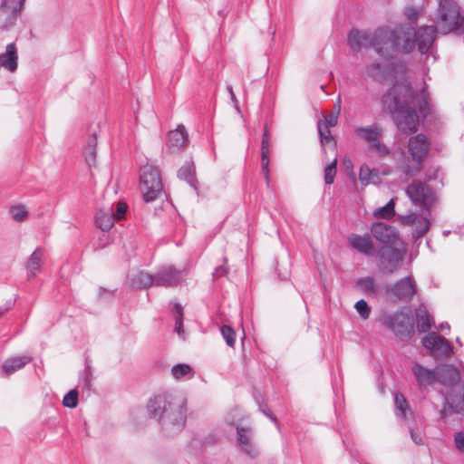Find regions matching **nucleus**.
Segmentation results:
<instances>
[{"mask_svg": "<svg viewBox=\"0 0 464 464\" xmlns=\"http://www.w3.org/2000/svg\"><path fill=\"white\" fill-rule=\"evenodd\" d=\"M432 26H422L415 31L410 24H399L394 28L380 27L374 33L352 30L348 34V44L354 50L372 46L375 52L384 58L383 63H372L367 66L369 76L382 80L388 72L387 61L397 51L411 53L416 46L421 53H426L434 39Z\"/></svg>", "mask_w": 464, "mask_h": 464, "instance_id": "obj_1", "label": "nucleus"}, {"mask_svg": "<svg viewBox=\"0 0 464 464\" xmlns=\"http://www.w3.org/2000/svg\"><path fill=\"white\" fill-rule=\"evenodd\" d=\"M382 106L392 115L398 129L404 133L416 132L419 125L417 111L425 116L428 102L414 95L407 81L394 84L382 97Z\"/></svg>", "mask_w": 464, "mask_h": 464, "instance_id": "obj_2", "label": "nucleus"}, {"mask_svg": "<svg viewBox=\"0 0 464 464\" xmlns=\"http://www.w3.org/2000/svg\"><path fill=\"white\" fill-rule=\"evenodd\" d=\"M186 399L179 393L156 395L148 403L150 418L156 419L168 435L180 431L186 422Z\"/></svg>", "mask_w": 464, "mask_h": 464, "instance_id": "obj_3", "label": "nucleus"}, {"mask_svg": "<svg viewBox=\"0 0 464 464\" xmlns=\"http://www.w3.org/2000/svg\"><path fill=\"white\" fill-rule=\"evenodd\" d=\"M460 20L459 7L454 0H440L435 20L436 27L431 25L435 30L434 38H436L437 29L441 34H448L458 27Z\"/></svg>", "mask_w": 464, "mask_h": 464, "instance_id": "obj_4", "label": "nucleus"}, {"mask_svg": "<svg viewBox=\"0 0 464 464\" xmlns=\"http://www.w3.org/2000/svg\"><path fill=\"white\" fill-rule=\"evenodd\" d=\"M140 191L146 202L153 201L162 192L163 185L160 170L151 165H145L140 169Z\"/></svg>", "mask_w": 464, "mask_h": 464, "instance_id": "obj_5", "label": "nucleus"}, {"mask_svg": "<svg viewBox=\"0 0 464 464\" xmlns=\"http://www.w3.org/2000/svg\"><path fill=\"white\" fill-rule=\"evenodd\" d=\"M422 345L436 360H442L453 354V346L446 338L436 332H430L422 338Z\"/></svg>", "mask_w": 464, "mask_h": 464, "instance_id": "obj_6", "label": "nucleus"}, {"mask_svg": "<svg viewBox=\"0 0 464 464\" xmlns=\"http://www.w3.org/2000/svg\"><path fill=\"white\" fill-rule=\"evenodd\" d=\"M378 266L384 274H393L403 262L404 253L394 246H382L377 254Z\"/></svg>", "mask_w": 464, "mask_h": 464, "instance_id": "obj_7", "label": "nucleus"}, {"mask_svg": "<svg viewBox=\"0 0 464 464\" xmlns=\"http://www.w3.org/2000/svg\"><path fill=\"white\" fill-rule=\"evenodd\" d=\"M384 324L401 340L411 338L414 333L413 323L411 316L403 312H398L385 317Z\"/></svg>", "mask_w": 464, "mask_h": 464, "instance_id": "obj_8", "label": "nucleus"}, {"mask_svg": "<svg viewBox=\"0 0 464 464\" xmlns=\"http://www.w3.org/2000/svg\"><path fill=\"white\" fill-rule=\"evenodd\" d=\"M186 276V269H177L173 266H162L154 275V285L175 287L181 284Z\"/></svg>", "mask_w": 464, "mask_h": 464, "instance_id": "obj_9", "label": "nucleus"}, {"mask_svg": "<svg viewBox=\"0 0 464 464\" xmlns=\"http://www.w3.org/2000/svg\"><path fill=\"white\" fill-rule=\"evenodd\" d=\"M406 194L414 205L422 208H429L434 202L432 190L421 181H413L409 185Z\"/></svg>", "mask_w": 464, "mask_h": 464, "instance_id": "obj_10", "label": "nucleus"}, {"mask_svg": "<svg viewBox=\"0 0 464 464\" xmlns=\"http://www.w3.org/2000/svg\"><path fill=\"white\" fill-rule=\"evenodd\" d=\"M372 237L384 246H392L400 240L397 229L384 222L373 223L371 227Z\"/></svg>", "mask_w": 464, "mask_h": 464, "instance_id": "obj_11", "label": "nucleus"}, {"mask_svg": "<svg viewBox=\"0 0 464 464\" xmlns=\"http://www.w3.org/2000/svg\"><path fill=\"white\" fill-rule=\"evenodd\" d=\"M408 148L412 160L420 165L429 153L430 142L426 136L418 134L410 139Z\"/></svg>", "mask_w": 464, "mask_h": 464, "instance_id": "obj_12", "label": "nucleus"}, {"mask_svg": "<svg viewBox=\"0 0 464 464\" xmlns=\"http://www.w3.org/2000/svg\"><path fill=\"white\" fill-rule=\"evenodd\" d=\"M24 5H19L14 0H4L0 6V28L13 25L20 15Z\"/></svg>", "mask_w": 464, "mask_h": 464, "instance_id": "obj_13", "label": "nucleus"}, {"mask_svg": "<svg viewBox=\"0 0 464 464\" xmlns=\"http://www.w3.org/2000/svg\"><path fill=\"white\" fill-rule=\"evenodd\" d=\"M392 294L402 301H411L416 293V285L411 276H407L394 284L391 289Z\"/></svg>", "mask_w": 464, "mask_h": 464, "instance_id": "obj_14", "label": "nucleus"}, {"mask_svg": "<svg viewBox=\"0 0 464 464\" xmlns=\"http://www.w3.org/2000/svg\"><path fill=\"white\" fill-rule=\"evenodd\" d=\"M398 220L401 224L411 227L414 226L416 222H419L420 227L416 230L415 239L423 237L430 229L429 219L418 213L410 212L407 215H400Z\"/></svg>", "mask_w": 464, "mask_h": 464, "instance_id": "obj_15", "label": "nucleus"}, {"mask_svg": "<svg viewBox=\"0 0 464 464\" xmlns=\"http://www.w3.org/2000/svg\"><path fill=\"white\" fill-rule=\"evenodd\" d=\"M348 242L353 249L366 256H372L374 255V245L368 234H352L348 237Z\"/></svg>", "mask_w": 464, "mask_h": 464, "instance_id": "obj_16", "label": "nucleus"}, {"mask_svg": "<svg viewBox=\"0 0 464 464\" xmlns=\"http://www.w3.org/2000/svg\"><path fill=\"white\" fill-rule=\"evenodd\" d=\"M411 371L421 389L431 385L438 379L437 369L432 371L417 362L413 363Z\"/></svg>", "mask_w": 464, "mask_h": 464, "instance_id": "obj_17", "label": "nucleus"}, {"mask_svg": "<svg viewBox=\"0 0 464 464\" xmlns=\"http://www.w3.org/2000/svg\"><path fill=\"white\" fill-rule=\"evenodd\" d=\"M338 117L339 115L333 111L324 121H320L318 122L317 129L323 146H325L334 141L330 131V127H334L337 124Z\"/></svg>", "mask_w": 464, "mask_h": 464, "instance_id": "obj_18", "label": "nucleus"}, {"mask_svg": "<svg viewBox=\"0 0 464 464\" xmlns=\"http://www.w3.org/2000/svg\"><path fill=\"white\" fill-rule=\"evenodd\" d=\"M188 141V138L185 127L179 125L176 130L169 133L167 147L170 152H176L184 148Z\"/></svg>", "mask_w": 464, "mask_h": 464, "instance_id": "obj_19", "label": "nucleus"}, {"mask_svg": "<svg viewBox=\"0 0 464 464\" xmlns=\"http://www.w3.org/2000/svg\"><path fill=\"white\" fill-rule=\"evenodd\" d=\"M438 380L447 385H453L459 382L460 372L457 368L450 364H443L437 367Z\"/></svg>", "mask_w": 464, "mask_h": 464, "instance_id": "obj_20", "label": "nucleus"}, {"mask_svg": "<svg viewBox=\"0 0 464 464\" xmlns=\"http://www.w3.org/2000/svg\"><path fill=\"white\" fill-rule=\"evenodd\" d=\"M17 60L16 46L14 43H11L6 46L5 52L0 54V65L9 72H14L17 69Z\"/></svg>", "mask_w": 464, "mask_h": 464, "instance_id": "obj_21", "label": "nucleus"}, {"mask_svg": "<svg viewBox=\"0 0 464 464\" xmlns=\"http://www.w3.org/2000/svg\"><path fill=\"white\" fill-rule=\"evenodd\" d=\"M354 132L358 137L367 141L369 145H372L382 137V129L378 124H372L367 127H357L354 129Z\"/></svg>", "mask_w": 464, "mask_h": 464, "instance_id": "obj_22", "label": "nucleus"}, {"mask_svg": "<svg viewBox=\"0 0 464 464\" xmlns=\"http://www.w3.org/2000/svg\"><path fill=\"white\" fill-rule=\"evenodd\" d=\"M115 220L116 219L113 217L111 206L103 208L96 213L95 224L102 231L110 230L112 227Z\"/></svg>", "mask_w": 464, "mask_h": 464, "instance_id": "obj_23", "label": "nucleus"}, {"mask_svg": "<svg viewBox=\"0 0 464 464\" xmlns=\"http://www.w3.org/2000/svg\"><path fill=\"white\" fill-rule=\"evenodd\" d=\"M32 361L30 356H16L7 359L3 366L2 370L6 375H11L16 371L22 369L24 365Z\"/></svg>", "mask_w": 464, "mask_h": 464, "instance_id": "obj_24", "label": "nucleus"}, {"mask_svg": "<svg viewBox=\"0 0 464 464\" xmlns=\"http://www.w3.org/2000/svg\"><path fill=\"white\" fill-rule=\"evenodd\" d=\"M129 279L134 288H147L154 285V276L143 271L130 274Z\"/></svg>", "mask_w": 464, "mask_h": 464, "instance_id": "obj_25", "label": "nucleus"}, {"mask_svg": "<svg viewBox=\"0 0 464 464\" xmlns=\"http://www.w3.org/2000/svg\"><path fill=\"white\" fill-rule=\"evenodd\" d=\"M358 289L370 296H375L379 294L380 288L377 285L375 279L372 276L361 277L355 283Z\"/></svg>", "mask_w": 464, "mask_h": 464, "instance_id": "obj_26", "label": "nucleus"}, {"mask_svg": "<svg viewBox=\"0 0 464 464\" xmlns=\"http://www.w3.org/2000/svg\"><path fill=\"white\" fill-rule=\"evenodd\" d=\"M237 440L242 450L248 455L254 454V447L251 444V430L249 429L237 427Z\"/></svg>", "mask_w": 464, "mask_h": 464, "instance_id": "obj_27", "label": "nucleus"}, {"mask_svg": "<svg viewBox=\"0 0 464 464\" xmlns=\"http://www.w3.org/2000/svg\"><path fill=\"white\" fill-rule=\"evenodd\" d=\"M42 257H43V250L41 247H37L30 256L28 261H27V270L30 276L34 277L37 274V272L41 269V264H42Z\"/></svg>", "mask_w": 464, "mask_h": 464, "instance_id": "obj_28", "label": "nucleus"}, {"mask_svg": "<svg viewBox=\"0 0 464 464\" xmlns=\"http://www.w3.org/2000/svg\"><path fill=\"white\" fill-rule=\"evenodd\" d=\"M96 146L97 139L95 136L89 138L87 144L84 147L83 154L85 160L89 166H93L96 161Z\"/></svg>", "mask_w": 464, "mask_h": 464, "instance_id": "obj_29", "label": "nucleus"}, {"mask_svg": "<svg viewBox=\"0 0 464 464\" xmlns=\"http://www.w3.org/2000/svg\"><path fill=\"white\" fill-rule=\"evenodd\" d=\"M171 374L176 380L190 379L194 372L192 368L186 363H179L172 367Z\"/></svg>", "mask_w": 464, "mask_h": 464, "instance_id": "obj_30", "label": "nucleus"}, {"mask_svg": "<svg viewBox=\"0 0 464 464\" xmlns=\"http://www.w3.org/2000/svg\"><path fill=\"white\" fill-rule=\"evenodd\" d=\"M417 327L420 333H426L431 328L432 320L425 310H420L417 313Z\"/></svg>", "mask_w": 464, "mask_h": 464, "instance_id": "obj_31", "label": "nucleus"}, {"mask_svg": "<svg viewBox=\"0 0 464 464\" xmlns=\"http://www.w3.org/2000/svg\"><path fill=\"white\" fill-rule=\"evenodd\" d=\"M173 313L175 319V332L179 334V336L185 338V334L183 330V308L179 304H174L173 305Z\"/></svg>", "mask_w": 464, "mask_h": 464, "instance_id": "obj_32", "label": "nucleus"}, {"mask_svg": "<svg viewBox=\"0 0 464 464\" xmlns=\"http://www.w3.org/2000/svg\"><path fill=\"white\" fill-rule=\"evenodd\" d=\"M395 201L392 198L385 206L374 210L373 216L377 218H392L395 215Z\"/></svg>", "mask_w": 464, "mask_h": 464, "instance_id": "obj_33", "label": "nucleus"}, {"mask_svg": "<svg viewBox=\"0 0 464 464\" xmlns=\"http://www.w3.org/2000/svg\"><path fill=\"white\" fill-rule=\"evenodd\" d=\"M377 179V172L375 169H371L367 166H362L359 171V179L364 186L374 183Z\"/></svg>", "mask_w": 464, "mask_h": 464, "instance_id": "obj_34", "label": "nucleus"}, {"mask_svg": "<svg viewBox=\"0 0 464 464\" xmlns=\"http://www.w3.org/2000/svg\"><path fill=\"white\" fill-rule=\"evenodd\" d=\"M12 218L17 222H23L28 218V211L24 205L18 204L10 208Z\"/></svg>", "mask_w": 464, "mask_h": 464, "instance_id": "obj_35", "label": "nucleus"}, {"mask_svg": "<svg viewBox=\"0 0 464 464\" xmlns=\"http://www.w3.org/2000/svg\"><path fill=\"white\" fill-rule=\"evenodd\" d=\"M337 158L335 157L331 163L324 168V182L331 185L335 178L337 169Z\"/></svg>", "mask_w": 464, "mask_h": 464, "instance_id": "obj_36", "label": "nucleus"}, {"mask_svg": "<svg viewBox=\"0 0 464 464\" xmlns=\"http://www.w3.org/2000/svg\"><path fill=\"white\" fill-rule=\"evenodd\" d=\"M269 149L261 150L262 172L264 173L267 184H269Z\"/></svg>", "mask_w": 464, "mask_h": 464, "instance_id": "obj_37", "label": "nucleus"}, {"mask_svg": "<svg viewBox=\"0 0 464 464\" xmlns=\"http://www.w3.org/2000/svg\"><path fill=\"white\" fill-rule=\"evenodd\" d=\"M223 338L228 346L233 347L236 342V333L233 328L228 325H223L220 329Z\"/></svg>", "mask_w": 464, "mask_h": 464, "instance_id": "obj_38", "label": "nucleus"}, {"mask_svg": "<svg viewBox=\"0 0 464 464\" xmlns=\"http://www.w3.org/2000/svg\"><path fill=\"white\" fill-rule=\"evenodd\" d=\"M395 407L400 412L401 418L406 417V410L408 409V403L406 399L401 393H396L394 397Z\"/></svg>", "mask_w": 464, "mask_h": 464, "instance_id": "obj_39", "label": "nucleus"}, {"mask_svg": "<svg viewBox=\"0 0 464 464\" xmlns=\"http://www.w3.org/2000/svg\"><path fill=\"white\" fill-rule=\"evenodd\" d=\"M78 403V392L75 390L70 391L63 400V404L68 408H75Z\"/></svg>", "mask_w": 464, "mask_h": 464, "instance_id": "obj_40", "label": "nucleus"}, {"mask_svg": "<svg viewBox=\"0 0 464 464\" xmlns=\"http://www.w3.org/2000/svg\"><path fill=\"white\" fill-rule=\"evenodd\" d=\"M369 150L381 157H386L391 153L390 149L385 144L381 143L379 140L372 143V145H369Z\"/></svg>", "mask_w": 464, "mask_h": 464, "instance_id": "obj_41", "label": "nucleus"}, {"mask_svg": "<svg viewBox=\"0 0 464 464\" xmlns=\"http://www.w3.org/2000/svg\"><path fill=\"white\" fill-rule=\"evenodd\" d=\"M354 307L362 319L369 318L371 314V308L369 307L366 301H364L363 299L359 300L358 302H356Z\"/></svg>", "mask_w": 464, "mask_h": 464, "instance_id": "obj_42", "label": "nucleus"}, {"mask_svg": "<svg viewBox=\"0 0 464 464\" xmlns=\"http://www.w3.org/2000/svg\"><path fill=\"white\" fill-rule=\"evenodd\" d=\"M178 176L180 179H186L188 181H190L192 179V178H193V169H192V166L189 163H187L184 166H182L179 169V172H178Z\"/></svg>", "mask_w": 464, "mask_h": 464, "instance_id": "obj_43", "label": "nucleus"}, {"mask_svg": "<svg viewBox=\"0 0 464 464\" xmlns=\"http://www.w3.org/2000/svg\"><path fill=\"white\" fill-rule=\"evenodd\" d=\"M420 13V11L413 6L406 7L404 10V15L412 24L417 22Z\"/></svg>", "mask_w": 464, "mask_h": 464, "instance_id": "obj_44", "label": "nucleus"}, {"mask_svg": "<svg viewBox=\"0 0 464 464\" xmlns=\"http://www.w3.org/2000/svg\"><path fill=\"white\" fill-rule=\"evenodd\" d=\"M126 211H127L126 203L120 201L117 203L116 209L115 210L112 209V214L116 220H120L124 218Z\"/></svg>", "mask_w": 464, "mask_h": 464, "instance_id": "obj_45", "label": "nucleus"}, {"mask_svg": "<svg viewBox=\"0 0 464 464\" xmlns=\"http://www.w3.org/2000/svg\"><path fill=\"white\" fill-rule=\"evenodd\" d=\"M454 442L456 449L464 452V432H457L454 435Z\"/></svg>", "mask_w": 464, "mask_h": 464, "instance_id": "obj_46", "label": "nucleus"}, {"mask_svg": "<svg viewBox=\"0 0 464 464\" xmlns=\"http://www.w3.org/2000/svg\"><path fill=\"white\" fill-rule=\"evenodd\" d=\"M269 147H270V141H269V137H268V130H267V128L265 127L264 134L262 137V142H261V150H266V149H269Z\"/></svg>", "mask_w": 464, "mask_h": 464, "instance_id": "obj_47", "label": "nucleus"}, {"mask_svg": "<svg viewBox=\"0 0 464 464\" xmlns=\"http://www.w3.org/2000/svg\"><path fill=\"white\" fill-rule=\"evenodd\" d=\"M227 274V269L223 266H218L213 272L214 277H220Z\"/></svg>", "mask_w": 464, "mask_h": 464, "instance_id": "obj_48", "label": "nucleus"}, {"mask_svg": "<svg viewBox=\"0 0 464 464\" xmlns=\"http://www.w3.org/2000/svg\"><path fill=\"white\" fill-rule=\"evenodd\" d=\"M411 439L412 440L416 443V444H421L422 443V439H421V436L415 432L414 430H411Z\"/></svg>", "mask_w": 464, "mask_h": 464, "instance_id": "obj_49", "label": "nucleus"}, {"mask_svg": "<svg viewBox=\"0 0 464 464\" xmlns=\"http://www.w3.org/2000/svg\"><path fill=\"white\" fill-rule=\"evenodd\" d=\"M341 102H342L341 96L339 95L336 102L334 105V112L337 113L338 115L340 114V111H341Z\"/></svg>", "mask_w": 464, "mask_h": 464, "instance_id": "obj_50", "label": "nucleus"}, {"mask_svg": "<svg viewBox=\"0 0 464 464\" xmlns=\"http://www.w3.org/2000/svg\"><path fill=\"white\" fill-rule=\"evenodd\" d=\"M438 328L442 331L444 329H450V325L448 323H442L439 325Z\"/></svg>", "mask_w": 464, "mask_h": 464, "instance_id": "obj_51", "label": "nucleus"}, {"mask_svg": "<svg viewBox=\"0 0 464 464\" xmlns=\"http://www.w3.org/2000/svg\"><path fill=\"white\" fill-rule=\"evenodd\" d=\"M420 225H419V222H416L414 226H412V237L415 238V233H416V230L419 228Z\"/></svg>", "mask_w": 464, "mask_h": 464, "instance_id": "obj_52", "label": "nucleus"}, {"mask_svg": "<svg viewBox=\"0 0 464 464\" xmlns=\"http://www.w3.org/2000/svg\"><path fill=\"white\" fill-rule=\"evenodd\" d=\"M262 411L264 412L265 415H266L267 417L271 418L274 421H276V419L273 417V415L270 413L269 411H266L265 409H262Z\"/></svg>", "mask_w": 464, "mask_h": 464, "instance_id": "obj_53", "label": "nucleus"}, {"mask_svg": "<svg viewBox=\"0 0 464 464\" xmlns=\"http://www.w3.org/2000/svg\"><path fill=\"white\" fill-rule=\"evenodd\" d=\"M227 90H228V92H229V93H230V95H231L232 100H233V101H236V97H235V94H234V92H233V89H232V87H231V86H228V87H227Z\"/></svg>", "mask_w": 464, "mask_h": 464, "instance_id": "obj_54", "label": "nucleus"}, {"mask_svg": "<svg viewBox=\"0 0 464 464\" xmlns=\"http://www.w3.org/2000/svg\"><path fill=\"white\" fill-rule=\"evenodd\" d=\"M5 309L0 308V316H2L5 314Z\"/></svg>", "mask_w": 464, "mask_h": 464, "instance_id": "obj_55", "label": "nucleus"}, {"mask_svg": "<svg viewBox=\"0 0 464 464\" xmlns=\"http://www.w3.org/2000/svg\"><path fill=\"white\" fill-rule=\"evenodd\" d=\"M406 173H407V174L413 175V172H412V171H411V170H407V171H406Z\"/></svg>", "mask_w": 464, "mask_h": 464, "instance_id": "obj_56", "label": "nucleus"}]
</instances>
